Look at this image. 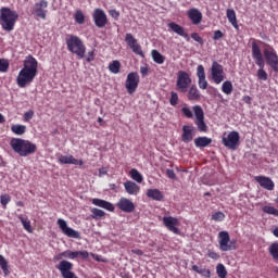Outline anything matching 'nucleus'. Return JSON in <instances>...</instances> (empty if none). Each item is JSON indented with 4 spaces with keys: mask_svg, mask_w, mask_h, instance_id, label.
<instances>
[{
    "mask_svg": "<svg viewBox=\"0 0 278 278\" xmlns=\"http://www.w3.org/2000/svg\"><path fill=\"white\" fill-rule=\"evenodd\" d=\"M103 175H108V169H105V167L99 169V177H103Z\"/></svg>",
    "mask_w": 278,
    "mask_h": 278,
    "instance_id": "60",
    "label": "nucleus"
},
{
    "mask_svg": "<svg viewBox=\"0 0 278 278\" xmlns=\"http://www.w3.org/2000/svg\"><path fill=\"white\" fill-rule=\"evenodd\" d=\"M191 270H193V273H198V275H201L202 277H212V271L210 269L201 268L198 265H192Z\"/></svg>",
    "mask_w": 278,
    "mask_h": 278,
    "instance_id": "32",
    "label": "nucleus"
},
{
    "mask_svg": "<svg viewBox=\"0 0 278 278\" xmlns=\"http://www.w3.org/2000/svg\"><path fill=\"white\" fill-rule=\"evenodd\" d=\"M87 62H94V50L88 52Z\"/></svg>",
    "mask_w": 278,
    "mask_h": 278,
    "instance_id": "57",
    "label": "nucleus"
},
{
    "mask_svg": "<svg viewBox=\"0 0 278 278\" xmlns=\"http://www.w3.org/2000/svg\"><path fill=\"white\" fill-rule=\"evenodd\" d=\"M216 273H217V277L227 278V269L225 268V265L218 264L216 266Z\"/></svg>",
    "mask_w": 278,
    "mask_h": 278,
    "instance_id": "42",
    "label": "nucleus"
},
{
    "mask_svg": "<svg viewBox=\"0 0 278 278\" xmlns=\"http://www.w3.org/2000/svg\"><path fill=\"white\" fill-rule=\"evenodd\" d=\"M63 257H64V255H62V252H61V253H59L56 256H54V260L60 261V260H62Z\"/></svg>",
    "mask_w": 278,
    "mask_h": 278,
    "instance_id": "62",
    "label": "nucleus"
},
{
    "mask_svg": "<svg viewBox=\"0 0 278 278\" xmlns=\"http://www.w3.org/2000/svg\"><path fill=\"white\" fill-rule=\"evenodd\" d=\"M268 251L269 255H271L273 260L278 264V243H271Z\"/></svg>",
    "mask_w": 278,
    "mask_h": 278,
    "instance_id": "39",
    "label": "nucleus"
},
{
    "mask_svg": "<svg viewBox=\"0 0 278 278\" xmlns=\"http://www.w3.org/2000/svg\"><path fill=\"white\" fill-rule=\"evenodd\" d=\"M222 92H224V94H231V92H233V84L231 80H226L223 83Z\"/></svg>",
    "mask_w": 278,
    "mask_h": 278,
    "instance_id": "38",
    "label": "nucleus"
},
{
    "mask_svg": "<svg viewBox=\"0 0 278 278\" xmlns=\"http://www.w3.org/2000/svg\"><path fill=\"white\" fill-rule=\"evenodd\" d=\"M65 43L70 53H74L80 60L86 58V45H84V41L77 35H66Z\"/></svg>",
    "mask_w": 278,
    "mask_h": 278,
    "instance_id": "5",
    "label": "nucleus"
},
{
    "mask_svg": "<svg viewBox=\"0 0 278 278\" xmlns=\"http://www.w3.org/2000/svg\"><path fill=\"white\" fill-rule=\"evenodd\" d=\"M255 181L265 190H275V182L266 176H256Z\"/></svg>",
    "mask_w": 278,
    "mask_h": 278,
    "instance_id": "22",
    "label": "nucleus"
},
{
    "mask_svg": "<svg viewBox=\"0 0 278 278\" xmlns=\"http://www.w3.org/2000/svg\"><path fill=\"white\" fill-rule=\"evenodd\" d=\"M198 86L200 90H207V86H208L207 80L205 78H199Z\"/></svg>",
    "mask_w": 278,
    "mask_h": 278,
    "instance_id": "50",
    "label": "nucleus"
},
{
    "mask_svg": "<svg viewBox=\"0 0 278 278\" xmlns=\"http://www.w3.org/2000/svg\"><path fill=\"white\" fill-rule=\"evenodd\" d=\"M0 267L3 270L4 277H8L10 275V269L8 268V260L3 257V255L0 254Z\"/></svg>",
    "mask_w": 278,
    "mask_h": 278,
    "instance_id": "40",
    "label": "nucleus"
},
{
    "mask_svg": "<svg viewBox=\"0 0 278 278\" xmlns=\"http://www.w3.org/2000/svg\"><path fill=\"white\" fill-rule=\"evenodd\" d=\"M212 220H215V223H223V220H225V213H223L220 211L215 212L212 215Z\"/></svg>",
    "mask_w": 278,
    "mask_h": 278,
    "instance_id": "45",
    "label": "nucleus"
},
{
    "mask_svg": "<svg viewBox=\"0 0 278 278\" xmlns=\"http://www.w3.org/2000/svg\"><path fill=\"white\" fill-rule=\"evenodd\" d=\"M63 257H65L66 260H77V257H81V260H88V257H90V254L88 253V251H71V250H66L64 252H62Z\"/></svg>",
    "mask_w": 278,
    "mask_h": 278,
    "instance_id": "19",
    "label": "nucleus"
},
{
    "mask_svg": "<svg viewBox=\"0 0 278 278\" xmlns=\"http://www.w3.org/2000/svg\"><path fill=\"white\" fill-rule=\"evenodd\" d=\"M222 142L226 149L230 151H236L240 146V134L236 130L230 131L226 137H223Z\"/></svg>",
    "mask_w": 278,
    "mask_h": 278,
    "instance_id": "8",
    "label": "nucleus"
},
{
    "mask_svg": "<svg viewBox=\"0 0 278 278\" xmlns=\"http://www.w3.org/2000/svg\"><path fill=\"white\" fill-rule=\"evenodd\" d=\"M91 203L92 205H96L97 207H102V210H106L108 212H114L115 210L114 204L99 198L92 199Z\"/></svg>",
    "mask_w": 278,
    "mask_h": 278,
    "instance_id": "25",
    "label": "nucleus"
},
{
    "mask_svg": "<svg viewBox=\"0 0 278 278\" xmlns=\"http://www.w3.org/2000/svg\"><path fill=\"white\" fill-rule=\"evenodd\" d=\"M140 73H141L142 77H147L149 75V67L141 66L140 67Z\"/></svg>",
    "mask_w": 278,
    "mask_h": 278,
    "instance_id": "58",
    "label": "nucleus"
},
{
    "mask_svg": "<svg viewBox=\"0 0 278 278\" xmlns=\"http://www.w3.org/2000/svg\"><path fill=\"white\" fill-rule=\"evenodd\" d=\"M140 84V76L138 73L132 72L127 75L125 88L129 94H134Z\"/></svg>",
    "mask_w": 278,
    "mask_h": 278,
    "instance_id": "14",
    "label": "nucleus"
},
{
    "mask_svg": "<svg viewBox=\"0 0 278 278\" xmlns=\"http://www.w3.org/2000/svg\"><path fill=\"white\" fill-rule=\"evenodd\" d=\"M18 21V13L8 7L0 9V25L4 31H14V26Z\"/></svg>",
    "mask_w": 278,
    "mask_h": 278,
    "instance_id": "3",
    "label": "nucleus"
},
{
    "mask_svg": "<svg viewBox=\"0 0 278 278\" xmlns=\"http://www.w3.org/2000/svg\"><path fill=\"white\" fill-rule=\"evenodd\" d=\"M12 201V198L10 197V194H2L0 197V203L3 206V210L8 208V203H10Z\"/></svg>",
    "mask_w": 278,
    "mask_h": 278,
    "instance_id": "44",
    "label": "nucleus"
},
{
    "mask_svg": "<svg viewBox=\"0 0 278 278\" xmlns=\"http://www.w3.org/2000/svg\"><path fill=\"white\" fill-rule=\"evenodd\" d=\"M194 138V127L185 125L182 127V136L181 140L188 144V142H192Z\"/></svg>",
    "mask_w": 278,
    "mask_h": 278,
    "instance_id": "23",
    "label": "nucleus"
},
{
    "mask_svg": "<svg viewBox=\"0 0 278 278\" xmlns=\"http://www.w3.org/2000/svg\"><path fill=\"white\" fill-rule=\"evenodd\" d=\"M129 175L134 181H137V184H142V181H144V177H142V174L136 168L130 169Z\"/></svg>",
    "mask_w": 278,
    "mask_h": 278,
    "instance_id": "35",
    "label": "nucleus"
},
{
    "mask_svg": "<svg viewBox=\"0 0 278 278\" xmlns=\"http://www.w3.org/2000/svg\"><path fill=\"white\" fill-rule=\"evenodd\" d=\"M124 188L127 194H131L134 197L138 195V193L140 192V186L131 180L124 182Z\"/></svg>",
    "mask_w": 278,
    "mask_h": 278,
    "instance_id": "27",
    "label": "nucleus"
},
{
    "mask_svg": "<svg viewBox=\"0 0 278 278\" xmlns=\"http://www.w3.org/2000/svg\"><path fill=\"white\" fill-rule=\"evenodd\" d=\"M197 77H198V79H204L205 78V67H203V65H199L197 67Z\"/></svg>",
    "mask_w": 278,
    "mask_h": 278,
    "instance_id": "48",
    "label": "nucleus"
},
{
    "mask_svg": "<svg viewBox=\"0 0 278 278\" xmlns=\"http://www.w3.org/2000/svg\"><path fill=\"white\" fill-rule=\"evenodd\" d=\"M211 77L214 84H223L225 81V70H223V65L220 63L214 61L211 67Z\"/></svg>",
    "mask_w": 278,
    "mask_h": 278,
    "instance_id": "11",
    "label": "nucleus"
},
{
    "mask_svg": "<svg viewBox=\"0 0 278 278\" xmlns=\"http://www.w3.org/2000/svg\"><path fill=\"white\" fill-rule=\"evenodd\" d=\"M207 257H210L211 260H220V254H218V252L214 250H208Z\"/></svg>",
    "mask_w": 278,
    "mask_h": 278,
    "instance_id": "51",
    "label": "nucleus"
},
{
    "mask_svg": "<svg viewBox=\"0 0 278 278\" xmlns=\"http://www.w3.org/2000/svg\"><path fill=\"white\" fill-rule=\"evenodd\" d=\"M10 146L14 153H17L20 157H27L29 155H34V153H36L38 149L36 143L22 138L11 139Z\"/></svg>",
    "mask_w": 278,
    "mask_h": 278,
    "instance_id": "2",
    "label": "nucleus"
},
{
    "mask_svg": "<svg viewBox=\"0 0 278 278\" xmlns=\"http://www.w3.org/2000/svg\"><path fill=\"white\" fill-rule=\"evenodd\" d=\"M60 164H74L75 166H84V160H77L73 155L59 156Z\"/></svg>",
    "mask_w": 278,
    "mask_h": 278,
    "instance_id": "24",
    "label": "nucleus"
},
{
    "mask_svg": "<svg viewBox=\"0 0 278 278\" xmlns=\"http://www.w3.org/2000/svg\"><path fill=\"white\" fill-rule=\"evenodd\" d=\"M38 75V60L36 58L28 55L24 60V66L18 72L16 77V84L18 88H27L29 84L36 79Z\"/></svg>",
    "mask_w": 278,
    "mask_h": 278,
    "instance_id": "1",
    "label": "nucleus"
},
{
    "mask_svg": "<svg viewBox=\"0 0 278 278\" xmlns=\"http://www.w3.org/2000/svg\"><path fill=\"white\" fill-rule=\"evenodd\" d=\"M210 144H212V139L208 137H198L194 139V146L198 149H205V147H210Z\"/></svg>",
    "mask_w": 278,
    "mask_h": 278,
    "instance_id": "29",
    "label": "nucleus"
},
{
    "mask_svg": "<svg viewBox=\"0 0 278 278\" xmlns=\"http://www.w3.org/2000/svg\"><path fill=\"white\" fill-rule=\"evenodd\" d=\"M2 123H5V117L3 116V114L0 113V125H1Z\"/></svg>",
    "mask_w": 278,
    "mask_h": 278,
    "instance_id": "64",
    "label": "nucleus"
},
{
    "mask_svg": "<svg viewBox=\"0 0 278 278\" xmlns=\"http://www.w3.org/2000/svg\"><path fill=\"white\" fill-rule=\"evenodd\" d=\"M225 35L220 30H215L213 35V40H220Z\"/></svg>",
    "mask_w": 278,
    "mask_h": 278,
    "instance_id": "54",
    "label": "nucleus"
},
{
    "mask_svg": "<svg viewBox=\"0 0 278 278\" xmlns=\"http://www.w3.org/2000/svg\"><path fill=\"white\" fill-rule=\"evenodd\" d=\"M226 16L229 21V23L235 27V29H238V17L236 16V11L233 9H227Z\"/></svg>",
    "mask_w": 278,
    "mask_h": 278,
    "instance_id": "30",
    "label": "nucleus"
},
{
    "mask_svg": "<svg viewBox=\"0 0 278 278\" xmlns=\"http://www.w3.org/2000/svg\"><path fill=\"white\" fill-rule=\"evenodd\" d=\"M273 235L275 236V238H278V227H276V228L273 230Z\"/></svg>",
    "mask_w": 278,
    "mask_h": 278,
    "instance_id": "63",
    "label": "nucleus"
},
{
    "mask_svg": "<svg viewBox=\"0 0 278 278\" xmlns=\"http://www.w3.org/2000/svg\"><path fill=\"white\" fill-rule=\"evenodd\" d=\"M193 112L195 116L194 124L197 125L199 131H207V124H205V113L203 112V108H201V105H194Z\"/></svg>",
    "mask_w": 278,
    "mask_h": 278,
    "instance_id": "10",
    "label": "nucleus"
},
{
    "mask_svg": "<svg viewBox=\"0 0 278 278\" xmlns=\"http://www.w3.org/2000/svg\"><path fill=\"white\" fill-rule=\"evenodd\" d=\"M163 225L168 229V231H172V233H175L176 236H179L181 233V230H179V219L177 217L173 216H164L163 217Z\"/></svg>",
    "mask_w": 278,
    "mask_h": 278,
    "instance_id": "15",
    "label": "nucleus"
},
{
    "mask_svg": "<svg viewBox=\"0 0 278 278\" xmlns=\"http://www.w3.org/2000/svg\"><path fill=\"white\" fill-rule=\"evenodd\" d=\"M116 207L121 210V212H125L126 214H131L136 210V204L131 202V200L127 198H121L116 204Z\"/></svg>",
    "mask_w": 278,
    "mask_h": 278,
    "instance_id": "18",
    "label": "nucleus"
},
{
    "mask_svg": "<svg viewBox=\"0 0 278 278\" xmlns=\"http://www.w3.org/2000/svg\"><path fill=\"white\" fill-rule=\"evenodd\" d=\"M34 118V110H29L26 113H24V122L29 123Z\"/></svg>",
    "mask_w": 278,
    "mask_h": 278,
    "instance_id": "53",
    "label": "nucleus"
},
{
    "mask_svg": "<svg viewBox=\"0 0 278 278\" xmlns=\"http://www.w3.org/2000/svg\"><path fill=\"white\" fill-rule=\"evenodd\" d=\"M166 176L169 179H176L177 178V175L175 174V170H173V169H166Z\"/></svg>",
    "mask_w": 278,
    "mask_h": 278,
    "instance_id": "55",
    "label": "nucleus"
},
{
    "mask_svg": "<svg viewBox=\"0 0 278 278\" xmlns=\"http://www.w3.org/2000/svg\"><path fill=\"white\" fill-rule=\"evenodd\" d=\"M252 58L260 67V70L256 72V77L261 81H266L268 79V74L266 71H264V55L262 54V49L260 48V45H257V39H253L252 41Z\"/></svg>",
    "mask_w": 278,
    "mask_h": 278,
    "instance_id": "4",
    "label": "nucleus"
},
{
    "mask_svg": "<svg viewBox=\"0 0 278 278\" xmlns=\"http://www.w3.org/2000/svg\"><path fill=\"white\" fill-rule=\"evenodd\" d=\"M187 99L188 101H201V91L197 88V85H192L187 90Z\"/></svg>",
    "mask_w": 278,
    "mask_h": 278,
    "instance_id": "26",
    "label": "nucleus"
},
{
    "mask_svg": "<svg viewBox=\"0 0 278 278\" xmlns=\"http://www.w3.org/2000/svg\"><path fill=\"white\" fill-rule=\"evenodd\" d=\"M109 71L110 73H113V75H118V73H121V61L115 60L112 63H110Z\"/></svg>",
    "mask_w": 278,
    "mask_h": 278,
    "instance_id": "36",
    "label": "nucleus"
},
{
    "mask_svg": "<svg viewBox=\"0 0 278 278\" xmlns=\"http://www.w3.org/2000/svg\"><path fill=\"white\" fill-rule=\"evenodd\" d=\"M74 18L78 25H84V23L86 21V16L84 15V12H81V11H76Z\"/></svg>",
    "mask_w": 278,
    "mask_h": 278,
    "instance_id": "43",
    "label": "nucleus"
},
{
    "mask_svg": "<svg viewBox=\"0 0 278 278\" xmlns=\"http://www.w3.org/2000/svg\"><path fill=\"white\" fill-rule=\"evenodd\" d=\"M17 218H18V220H21L25 231H28V233L34 232V228H31V220H29V218L24 217L23 215H18Z\"/></svg>",
    "mask_w": 278,
    "mask_h": 278,
    "instance_id": "31",
    "label": "nucleus"
},
{
    "mask_svg": "<svg viewBox=\"0 0 278 278\" xmlns=\"http://www.w3.org/2000/svg\"><path fill=\"white\" fill-rule=\"evenodd\" d=\"M243 101L244 103L251 104V97L250 96L243 97Z\"/></svg>",
    "mask_w": 278,
    "mask_h": 278,
    "instance_id": "61",
    "label": "nucleus"
},
{
    "mask_svg": "<svg viewBox=\"0 0 278 278\" xmlns=\"http://www.w3.org/2000/svg\"><path fill=\"white\" fill-rule=\"evenodd\" d=\"M192 86V78L190 74L186 71H179L177 73V80H176V90L178 92L186 93L188 89Z\"/></svg>",
    "mask_w": 278,
    "mask_h": 278,
    "instance_id": "7",
    "label": "nucleus"
},
{
    "mask_svg": "<svg viewBox=\"0 0 278 278\" xmlns=\"http://www.w3.org/2000/svg\"><path fill=\"white\" fill-rule=\"evenodd\" d=\"M191 38H192V40H194L199 45H204V42H205V41H203V37L199 36V33H192Z\"/></svg>",
    "mask_w": 278,
    "mask_h": 278,
    "instance_id": "52",
    "label": "nucleus"
},
{
    "mask_svg": "<svg viewBox=\"0 0 278 278\" xmlns=\"http://www.w3.org/2000/svg\"><path fill=\"white\" fill-rule=\"evenodd\" d=\"M125 42L129 47V49L135 53L136 55H140V58H144V52L142 51V46L138 43V39L134 37L131 33H127L125 36Z\"/></svg>",
    "mask_w": 278,
    "mask_h": 278,
    "instance_id": "12",
    "label": "nucleus"
},
{
    "mask_svg": "<svg viewBox=\"0 0 278 278\" xmlns=\"http://www.w3.org/2000/svg\"><path fill=\"white\" fill-rule=\"evenodd\" d=\"M169 103L170 105H173L175 108V105L179 104V96L177 94V92L172 91L170 92V99H169Z\"/></svg>",
    "mask_w": 278,
    "mask_h": 278,
    "instance_id": "47",
    "label": "nucleus"
},
{
    "mask_svg": "<svg viewBox=\"0 0 278 278\" xmlns=\"http://www.w3.org/2000/svg\"><path fill=\"white\" fill-rule=\"evenodd\" d=\"M59 228L61 229L62 233L66 236L67 238H74L75 240L81 239V233L71 227H68V224H66V220L59 218L58 219Z\"/></svg>",
    "mask_w": 278,
    "mask_h": 278,
    "instance_id": "13",
    "label": "nucleus"
},
{
    "mask_svg": "<svg viewBox=\"0 0 278 278\" xmlns=\"http://www.w3.org/2000/svg\"><path fill=\"white\" fill-rule=\"evenodd\" d=\"M109 14L112 16V18H118V16H121V12H118L116 9L109 11Z\"/></svg>",
    "mask_w": 278,
    "mask_h": 278,
    "instance_id": "56",
    "label": "nucleus"
},
{
    "mask_svg": "<svg viewBox=\"0 0 278 278\" xmlns=\"http://www.w3.org/2000/svg\"><path fill=\"white\" fill-rule=\"evenodd\" d=\"M48 8H49V2L47 0H39L31 7L30 12L33 16H36L37 18H42V21H46Z\"/></svg>",
    "mask_w": 278,
    "mask_h": 278,
    "instance_id": "9",
    "label": "nucleus"
},
{
    "mask_svg": "<svg viewBox=\"0 0 278 278\" xmlns=\"http://www.w3.org/2000/svg\"><path fill=\"white\" fill-rule=\"evenodd\" d=\"M256 45H263L264 46V58L266 60V64L270 66V68L274 71V73H278V54L277 50L275 48L262 40H256Z\"/></svg>",
    "mask_w": 278,
    "mask_h": 278,
    "instance_id": "6",
    "label": "nucleus"
},
{
    "mask_svg": "<svg viewBox=\"0 0 278 278\" xmlns=\"http://www.w3.org/2000/svg\"><path fill=\"white\" fill-rule=\"evenodd\" d=\"M90 212H91V218H93V220H99L103 218V216H105V211L101 208L93 207L90 210Z\"/></svg>",
    "mask_w": 278,
    "mask_h": 278,
    "instance_id": "37",
    "label": "nucleus"
},
{
    "mask_svg": "<svg viewBox=\"0 0 278 278\" xmlns=\"http://www.w3.org/2000/svg\"><path fill=\"white\" fill-rule=\"evenodd\" d=\"M147 197L152 199V201H164V193L160 189H148Z\"/></svg>",
    "mask_w": 278,
    "mask_h": 278,
    "instance_id": "28",
    "label": "nucleus"
},
{
    "mask_svg": "<svg viewBox=\"0 0 278 278\" xmlns=\"http://www.w3.org/2000/svg\"><path fill=\"white\" fill-rule=\"evenodd\" d=\"M181 113L184 114V116H186V118H193L194 114H192V110H190V108L188 106H184L181 109Z\"/></svg>",
    "mask_w": 278,
    "mask_h": 278,
    "instance_id": "49",
    "label": "nucleus"
},
{
    "mask_svg": "<svg viewBox=\"0 0 278 278\" xmlns=\"http://www.w3.org/2000/svg\"><path fill=\"white\" fill-rule=\"evenodd\" d=\"M131 253H134L135 255H144V252L140 249H135V250H131Z\"/></svg>",
    "mask_w": 278,
    "mask_h": 278,
    "instance_id": "59",
    "label": "nucleus"
},
{
    "mask_svg": "<svg viewBox=\"0 0 278 278\" xmlns=\"http://www.w3.org/2000/svg\"><path fill=\"white\" fill-rule=\"evenodd\" d=\"M92 18L96 27H99V29H103L108 25V15L103 9H96Z\"/></svg>",
    "mask_w": 278,
    "mask_h": 278,
    "instance_id": "16",
    "label": "nucleus"
},
{
    "mask_svg": "<svg viewBox=\"0 0 278 278\" xmlns=\"http://www.w3.org/2000/svg\"><path fill=\"white\" fill-rule=\"evenodd\" d=\"M219 238V249L224 252L233 251V247L229 243L231 242V237H229V232L227 230H223L218 232Z\"/></svg>",
    "mask_w": 278,
    "mask_h": 278,
    "instance_id": "17",
    "label": "nucleus"
},
{
    "mask_svg": "<svg viewBox=\"0 0 278 278\" xmlns=\"http://www.w3.org/2000/svg\"><path fill=\"white\" fill-rule=\"evenodd\" d=\"M10 68V62L5 59H0V73H8Z\"/></svg>",
    "mask_w": 278,
    "mask_h": 278,
    "instance_id": "46",
    "label": "nucleus"
},
{
    "mask_svg": "<svg viewBox=\"0 0 278 278\" xmlns=\"http://www.w3.org/2000/svg\"><path fill=\"white\" fill-rule=\"evenodd\" d=\"M262 211L264 214H270L271 216H276L278 218V210L275 206L265 205L263 206Z\"/></svg>",
    "mask_w": 278,
    "mask_h": 278,
    "instance_id": "41",
    "label": "nucleus"
},
{
    "mask_svg": "<svg viewBox=\"0 0 278 278\" xmlns=\"http://www.w3.org/2000/svg\"><path fill=\"white\" fill-rule=\"evenodd\" d=\"M187 16L191 21L192 25H200L203 21V13L199 9L192 8L187 11Z\"/></svg>",
    "mask_w": 278,
    "mask_h": 278,
    "instance_id": "20",
    "label": "nucleus"
},
{
    "mask_svg": "<svg viewBox=\"0 0 278 278\" xmlns=\"http://www.w3.org/2000/svg\"><path fill=\"white\" fill-rule=\"evenodd\" d=\"M151 55H152L153 62H155V64H163L166 60V58L164 55H162V53H160V51H157V50H152Z\"/></svg>",
    "mask_w": 278,
    "mask_h": 278,
    "instance_id": "34",
    "label": "nucleus"
},
{
    "mask_svg": "<svg viewBox=\"0 0 278 278\" xmlns=\"http://www.w3.org/2000/svg\"><path fill=\"white\" fill-rule=\"evenodd\" d=\"M167 26L174 31V34L181 36V38H185V40H187V42H190V35H188V33H186V28H184V26H181L175 22H170L169 24H167Z\"/></svg>",
    "mask_w": 278,
    "mask_h": 278,
    "instance_id": "21",
    "label": "nucleus"
},
{
    "mask_svg": "<svg viewBox=\"0 0 278 278\" xmlns=\"http://www.w3.org/2000/svg\"><path fill=\"white\" fill-rule=\"evenodd\" d=\"M11 131L15 134V136H23L25 131H27V126L21 124L12 125Z\"/></svg>",
    "mask_w": 278,
    "mask_h": 278,
    "instance_id": "33",
    "label": "nucleus"
}]
</instances>
